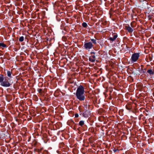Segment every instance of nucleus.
<instances>
[{
	"label": "nucleus",
	"mask_w": 154,
	"mask_h": 154,
	"mask_svg": "<svg viewBox=\"0 0 154 154\" xmlns=\"http://www.w3.org/2000/svg\"><path fill=\"white\" fill-rule=\"evenodd\" d=\"M96 55H92L91 57H89V60L92 63L94 62L96 60Z\"/></svg>",
	"instance_id": "6e6552de"
},
{
	"label": "nucleus",
	"mask_w": 154,
	"mask_h": 154,
	"mask_svg": "<svg viewBox=\"0 0 154 154\" xmlns=\"http://www.w3.org/2000/svg\"><path fill=\"white\" fill-rule=\"evenodd\" d=\"M69 62L70 63H71V61H69Z\"/></svg>",
	"instance_id": "e433bc0d"
},
{
	"label": "nucleus",
	"mask_w": 154,
	"mask_h": 154,
	"mask_svg": "<svg viewBox=\"0 0 154 154\" xmlns=\"http://www.w3.org/2000/svg\"><path fill=\"white\" fill-rule=\"evenodd\" d=\"M70 4H71L68 2V11L69 10L71 11L72 9V5H69Z\"/></svg>",
	"instance_id": "f8f14e48"
},
{
	"label": "nucleus",
	"mask_w": 154,
	"mask_h": 154,
	"mask_svg": "<svg viewBox=\"0 0 154 154\" xmlns=\"http://www.w3.org/2000/svg\"><path fill=\"white\" fill-rule=\"evenodd\" d=\"M117 150H118V149H113V151H114V152H116V151H117Z\"/></svg>",
	"instance_id": "cd10ccee"
},
{
	"label": "nucleus",
	"mask_w": 154,
	"mask_h": 154,
	"mask_svg": "<svg viewBox=\"0 0 154 154\" xmlns=\"http://www.w3.org/2000/svg\"><path fill=\"white\" fill-rule=\"evenodd\" d=\"M84 92V88L83 86L80 85L77 88L76 92V98L79 100L82 101L85 100V94Z\"/></svg>",
	"instance_id": "f257e3e1"
},
{
	"label": "nucleus",
	"mask_w": 154,
	"mask_h": 154,
	"mask_svg": "<svg viewBox=\"0 0 154 154\" xmlns=\"http://www.w3.org/2000/svg\"><path fill=\"white\" fill-rule=\"evenodd\" d=\"M83 117L85 118L88 117L91 115V113L89 110H85L83 112Z\"/></svg>",
	"instance_id": "423d86ee"
},
{
	"label": "nucleus",
	"mask_w": 154,
	"mask_h": 154,
	"mask_svg": "<svg viewBox=\"0 0 154 154\" xmlns=\"http://www.w3.org/2000/svg\"><path fill=\"white\" fill-rule=\"evenodd\" d=\"M138 70L136 69V70L139 71V72L140 73H145L146 71V69H143L141 68L140 69V67H139L138 68Z\"/></svg>",
	"instance_id": "1a4fd4ad"
},
{
	"label": "nucleus",
	"mask_w": 154,
	"mask_h": 154,
	"mask_svg": "<svg viewBox=\"0 0 154 154\" xmlns=\"http://www.w3.org/2000/svg\"><path fill=\"white\" fill-rule=\"evenodd\" d=\"M147 72L150 75H152L154 74V72L152 69H148L147 71Z\"/></svg>",
	"instance_id": "9b49d317"
},
{
	"label": "nucleus",
	"mask_w": 154,
	"mask_h": 154,
	"mask_svg": "<svg viewBox=\"0 0 154 154\" xmlns=\"http://www.w3.org/2000/svg\"><path fill=\"white\" fill-rule=\"evenodd\" d=\"M62 40L63 41L66 42L67 40L66 38L65 37H63L62 38Z\"/></svg>",
	"instance_id": "a878e982"
},
{
	"label": "nucleus",
	"mask_w": 154,
	"mask_h": 154,
	"mask_svg": "<svg viewBox=\"0 0 154 154\" xmlns=\"http://www.w3.org/2000/svg\"><path fill=\"white\" fill-rule=\"evenodd\" d=\"M153 16L152 15H149L148 16V18L149 20H151L152 18V17Z\"/></svg>",
	"instance_id": "5701e85b"
},
{
	"label": "nucleus",
	"mask_w": 154,
	"mask_h": 154,
	"mask_svg": "<svg viewBox=\"0 0 154 154\" xmlns=\"http://www.w3.org/2000/svg\"><path fill=\"white\" fill-rule=\"evenodd\" d=\"M149 112L150 111L149 110H146L145 114H146V116H149Z\"/></svg>",
	"instance_id": "412c9836"
},
{
	"label": "nucleus",
	"mask_w": 154,
	"mask_h": 154,
	"mask_svg": "<svg viewBox=\"0 0 154 154\" xmlns=\"http://www.w3.org/2000/svg\"><path fill=\"white\" fill-rule=\"evenodd\" d=\"M12 73L10 71H8L7 72V75L10 78H12L11 75Z\"/></svg>",
	"instance_id": "9d476101"
},
{
	"label": "nucleus",
	"mask_w": 154,
	"mask_h": 154,
	"mask_svg": "<svg viewBox=\"0 0 154 154\" xmlns=\"http://www.w3.org/2000/svg\"><path fill=\"white\" fill-rule=\"evenodd\" d=\"M0 46L2 47L3 48H6L7 46L5 44L3 43H0Z\"/></svg>",
	"instance_id": "dca6fc26"
},
{
	"label": "nucleus",
	"mask_w": 154,
	"mask_h": 154,
	"mask_svg": "<svg viewBox=\"0 0 154 154\" xmlns=\"http://www.w3.org/2000/svg\"><path fill=\"white\" fill-rule=\"evenodd\" d=\"M139 56L140 55L139 53H134L132 54L131 59V61L132 62H136L138 59Z\"/></svg>",
	"instance_id": "20e7f679"
},
{
	"label": "nucleus",
	"mask_w": 154,
	"mask_h": 154,
	"mask_svg": "<svg viewBox=\"0 0 154 154\" xmlns=\"http://www.w3.org/2000/svg\"><path fill=\"white\" fill-rule=\"evenodd\" d=\"M79 111H80V112H79L80 115H81V116L82 115L83 116H84V114H83V112H82V111L80 109H79Z\"/></svg>",
	"instance_id": "b1692460"
},
{
	"label": "nucleus",
	"mask_w": 154,
	"mask_h": 154,
	"mask_svg": "<svg viewBox=\"0 0 154 154\" xmlns=\"http://www.w3.org/2000/svg\"><path fill=\"white\" fill-rule=\"evenodd\" d=\"M125 29L127 30L129 33H132L133 31V29L128 24L125 26Z\"/></svg>",
	"instance_id": "0eeeda50"
},
{
	"label": "nucleus",
	"mask_w": 154,
	"mask_h": 154,
	"mask_svg": "<svg viewBox=\"0 0 154 154\" xmlns=\"http://www.w3.org/2000/svg\"><path fill=\"white\" fill-rule=\"evenodd\" d=\"M84 124V121H81L79 123V125L81 126H82Z\"/></svg>",
	"instance_id": "2eb2a0df"
},
{
	"label": "nucleus",
	"mask_w": 154,
	"mask_h": 154,
	"mask_svg": "<svg viewBox=\"0 0 154 154\" xmlns=\"http://www.w3.org/2000/svg\"><path fill=\"white\" fill-rule=\"evenodd\" d=\"M69 20V19H68V20ZM68 23H69V22H68Z\"/></svg>",
	"instance_id": "c9c22d12"
},
{
	"label": "nucleus",
	"mask_w": 154,
	"mask_h": 154,
	"mask_svg": "<svg viewBox=\"0 0 154 154\" xmlns=\"http://www.w3.org/2000/svg\"><path fill=\"white\" fill-rule=\"evenodd\" d=\"M71 57L72 58H73V57H72V56Z\"/></svg>",
	"instance_id": "4c0bfd02"
},
{
	"label": "nucleus",
	"mask_w": 154,
	"mask_h": 154,
	"mask_svg": "<svg viewBox=\"0 0 154 154\" xmlns=\"http://www.w3.org/2000/svg\"><path fill=\"white\" fill-rule=\"evenodd\" d=\"M112 36L113 37H110L109 38V39L112 42L114 41V40L116 38L118 37V35L116 33H112Z\"/></svg>",
	"instance_id": "39448f33"
},
{
	"label": "nucleus",
	"mask_w": 154,
	"mask_h": 154,
	"mask_svg": "<svg viewBox=\"0 0 154 154\" xmlns=\"http://www.w3.org/2000/svg\"><path fill=\"white\" fill-rule=\"evenodd\" d=\"M150 61H151L152 60V58L150 57H149Z\"/></svg>",
	"instance_id": "c756f323"
},
{
	"label": "nucleus",
	"mask_w": 154,
	"mask_h": 154,
	"mask_svg": "<svg viewBox=\"0 0 154 154\" xmlns=\"http://www.w3.org/2000/svg\"><path fill=\"white\" fill-rule=\"evenodd\" d=\"M0 84L1 86L6 87H9L11 85L10 82L7 80V78L5 79V77L2 75H0Z\"/></svg>",
	"instance_id": "f03ea898"
},
{
	"label": "nucleus",
	"mask_w": 154,
	"mask_h": 154,
	"mask_svg": "<svg viewBox=\"0 0 154 154\" xmlns=\"http://www.w3.org/2000/svg\"><path fill=\"white\" fill-rule=\"evenodd\" d=\"M68 58H69V59L70 60H71V58H70V57L69 56V54L68 53L69 52H71L72 51V48H70V47L69 48H68Z\"/></svg>",
	"instance_id": "4468645a"
},
{
	"label": "nucleus",
	"mask_w": 154,
	"mask_h": 154,
	"mask_svg": "<svg viewBox=\"0 0 154 154\" xmlns=\"http://www.w3.org/2000/svg\"><path fill=\"white\" fill-rule=\"evenodd\" d=\"M90 40L91 41V42L92 43V44H94V45H96L97 43L96 40L95 39L91 38L90 39Z\"/></svg>",
	"instance_id": "ddd939ff"
},
{
	"label": "nucleus",
	"mask_w": 154,
	"mask_h": 154,
	"mask_svg": "<svg viewBox=\"0 0 154 154\" xmlns=\"http://www.w3.org/2000/svg\"><path fill=\"white\" fill-rule=\"evenodd\" d=\"M132 74H133L134 75H137V72H136L135 71H134V70H132Z\"/></svg>",
	"instance_id": "393cba45"
},
{
	"label": "nucleus",
	"mask_w": 154,
	"mask_h": 154,
	"mask_svg": "<svg viewBox=\"0 0 154 154\" xmlns=\"http://www.w3.org/2000/svg\"><path fill=\"white\" fill-rule=\"evenodd\" d=\"M90 54L91 55H96V56H97V54L96 53V52H94V51H91L90 53Z\"/></svg>",
	"instance_id": "6ab92c4d"
},
{
	"label": "nucleus",
	"mask_w": 154,
	"mask_h": 154,
	"mask_svg": "<svg viewBox=\"0 0 154 154\" xmlns=\"http://www.w3.org/2000/svg\"><path fill=\"white\" fill-rule=\"evenodd\" d=\"M69 0H68V2L69 1Z\"/></svg>",
	"instance_id": "58836bf2"
},
{
	"label": "nucleus",
	"mask_w": 154,
	"mask_h": 154,
	"mask_svg": "<svg viewBox=\"0 0 154 154\" xmlns=\"http://www.w3.org/2000/svg\"><path fill=\"white\" fill-rule=\"evenodd\" d=\"M75 117L77 118L79 117V114L77 113H76L75 115Z\"/></svg>",
	"instance_id": "bb28decb"
},
{
	"label": "nucleus",
	"mask_w": 154,
	"mask_h": 154,
	"mask_svg": "<svg viewBox=\"0 0 154 154\" xmlns=\"http://www.w3.org/2000/svg\"><path fill=\"white\" fill-rule=\"evenodd\" d=\"M88 106V105L87 103H85L84 105L85 110H88L87 109Z\"/></svg>",
	"instance_id": "4be33fe9"
},
{
	"label": "nucleus",
	"mask_w": 154,
	"mask_h": 154,
	"mask_svg": "<svg viewBox=\"0 0 154 154\" xmlns=\"http://www.w3.org/2000/svg\"><path fill=\"white\" fill-rule=\"evenodd\" d=\"M93 46V45L91 41L85 40L83 47L86 50H89L91 49Z\"/></svg>",
	"instance_id": "7ed1b4c3"
},
{
	"label": "nucleus",
	"mask_w": 154,
	"mask_h": 154,
	"mask_svg": "<svg viewBox=\"0 0 154 154\" xmlns=\"http://www.w3.org/2000/svg\"><path fill=\"white\" fill-rule=\"evenodd\" d=\"M68 83H69V80H68Z\"/></svg>",
	"instance_id": "72a5a7b5"
},
{
	"label": "nucleus",
	"mask_w": 154,
	"mask_h": 154,
	"mask_svg": "<svg viewBox=\"0 0 154 154\" xmlns=\"http://www.w3.org/2000/svg\"><path fill=\"white\" fill-rule=\"evenodd\" d=\"M131 26L132 27H134V26L133 25V23L132 22H131Z\"/></svg>",
	"instance_id": "c85d7f7f"
},
{
	"label": "nucleus",
	"mask_w": 154,
	"mask_h": 154,
	"mask_svg": "<svg viewBox=\"0 0 154 154\" xmlns=\"http://www.w3.org/2000/svg\"><path fill=\"white\" fill-rule=\"evenodd\" d=\"M68 17H70V14H68Z\"/></svg>",
	"instance_id": "2f4dec72"
},
{
	"label": "nucleus",
	"mask_w": 154,
	"mask_h": 154,
	"mask_svg": "<svg viewBox=\"0 0 154 154\" xmlns=\"http://www.w3.org/2000/svg\"><path fill=\"white\" fill-rule=\"evenodd\" d=\"M41 91H42V89H39V92H41Z\"/></svg>",
	"instance_id": "7c9ffc66"
},
{
	"label": "nucleus",
	"mask_w": 154,
	"mask_h": 154,
	"mask_svg": "<svg viewBox=\"0 0 154 154\" xmlns=\"http://www.w3.org/2000/svg\"><path fill=\"white\" fill-rule=\"evenodd\" d=\"M141 67H143V65H141Z\"/></svg>",
	"instance_id": "473e14b6"
},
{
	"label": "nucleus",
	"mask_w": 154,
	"mask_h": 154,
	"mask_svg": "<svg viewBox=\"0 0 154 154\" xmlns=\"http://www.w3.org/2000/svg\"><path fill=\"white\" fill-rule=\"evenodd\" d=\"M24 40V37L23 36H21L19 38V41L20 42H23Z\"/></svg>",
	"instance_id": "aec40b11"
},
{
	"label": "nucleus",
	"mask_w": 154,
	"mask_h": 154,
	"mask_svg": "<svg viewBox=\"0 0 154 154\" xmlns=\"http://www.w3.org/2000/svg\"><path fill=\"white\" fill-rule=\"evenodd\" d=\"M70 139L69 140V142L70 143Z\"/></svg>",
	"instance_id": "f704fd0d"
},
{
	"label": "nucleus",
	"mask_w": 154,
	"mask_h": 154,
	"mask_svg": "<svg viewBox=\"0 0 154 154\" xmlns=\"http://www.w3.org/2000/svg\"><path fill=\"white\" fill-rule=\"evenodd\" d=\"M82 26L85 28H86L88 26L87 23L85 22H83L82 23Z\"/></svg>",
	"instance_id": "f3484780"
},
{
	"label": "nucleus",
	"mask_w": 154,
	"mask_h": 154,
	"mask_svg": "<svg viewBox=\"0 0 154 154\" xmlns=\"http://www.w3.org/2000/svg\"><path fill=\"white\" fill-rule=\"evenodd\" d=\"M126 108L127 109L129 110H130L131 109V107L130 105H128V106L126 105Z\"/></svg>",
	"instance_id": "a211bd4d"
}]
</instances>
